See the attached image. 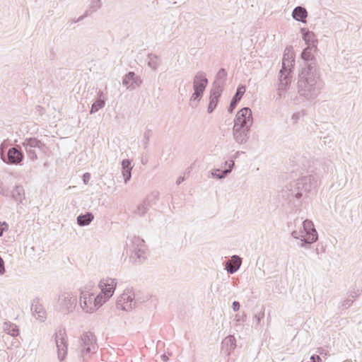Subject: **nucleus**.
Segmentation results:
<instances>
[{"instance_id":"obj_11","label":"nucleus","mask_w":362,"mask_h":362,"mask_svg":"<svg viewBox=\"0 0 362 362\" xmlns=\"http://www.w3.org/2000/svg\"><path fill=\"white\" fill-rule=\"evenodd\" d=\"M55 343L57 349V358L59 361H63L68 351L67 337L65 330H59L55 334Z\"/></svg>"},{"instance_id":"obj_43","label":"nucleus","mask_w":362,"mask_h":362,"mask_svg":"<svg viewBox=\"0 0 362 362\" xmlns=\"http://www.w3.org/2000/svg\"><path fill=\"white\" fill-rule=\"evenodd\" d=\"M232 308L234 311H238L240 309V303L238 301H234L232 304Z\"/></svg>"},{"instance_id":"obj_34","label":"nucleus","mask_w":362,"mask_h":362,"mask_svg":"<svg viewBox=\"0 0 362 362\" xmlns=\"http://www.w3.org/2000/svg\"><path fill=\"white\" fill-rule=\"evenodd\" d=\"M227 73L224 69H221L216 74V80L215 82H219L222 86L224 85V83L226 80Z\"/></svg>"},{"instance_id":"obj_18","label":"nucleus","mask_w":362,"mask_h":362,"mask_svg":"<svg viewBox=\"0 0 362 362\" xmlns=\"http://www.w3.org/2000/svg\"><path fill=\"white\" fill-rule=\"evenodd\" d=\"M31 310L33 316L41 322L45 321L47 317V312L42 305L38 302L32 304Z\"/></svg>"},{"instance_id":"obj_23","label":"nucleus","mask_w":362,"mask_h":362,"mask_svg":"<svg viewBox=\"0 0 362 362\" xmlns=\"http://www.w3.org/2000/svg\"><path fill=\"white\" fill-rule=\"evenodd\" d=\"M2 329L5 333L12 337H16L19 334L18 326L11 322H4Z\"/></svg>"},{"instance_id":"obj_49","label":"nucleus","mask_w":362,"mask_h":362,"mask_svg":"<svg viewBox=\"0 0 362 362\" xmlns=\"http://www.w3.org/2000/svg\"><path fill=\"white\" fill-rule=\"evenodd\" d=\"M224 164L225 165H228V168L230 167V161H226Z\"/></svg>"},{"instance_id":"obj_16","label":"nucleus","mask_w":362,"mask_h":362,"mask_svg":"<svg viewBox=\"0 0 362 362\" xmlns=\"http://www.w3.org/2000/svg\"><path fill=\"white\" fill-rule=\"evenodd\" d=\"M242 264L241 258L238 255H233L230 260H228L225 264V269L229 274L235 273L240 267Z\"/></svg>"},{"instance_id":"obj_29","label":"nucleus","mask_w":362,"mask_h":362,"mask_svg":"<svg viewBox=\"0 0 362 362\" xmlns=\"http://www.w3.org/2000/svg\"><path fill=\"white\" fill-rule=\"evenodd\" d=\"M317 47H309L308 46L306 48L303 49L301 53V57L303 60L310 62L314 59L313 51H315Z\"/></svg>"},{"instance_id":"obj_38","label":"nucleus","mask_w":362,"mask_h":362,"mask_svg":"<svg viewBox=\"0 0 362 362\" xmlns=\"http://www.w3.org/2000/svg\"><path fill=\"white\" fill-rule=\"evenodd\" d=\"M132 169H126V170H122V176L124 177V183H127L130 179H131V177H132Z\"/></svg>"},{"instance_id":"obj_28","label":"nucleus","mask_w":362,"mask_h":362,"mask_svg":"<svg viewBox=\"0 0 362 362\" xmlns=\"http://www.w3.org/2000/svg\"><path fill=\"white\" fill-rule=\"evenodd\" d=\"M131 243H132L131 252H134L135 250H138V249L146 248L144 240L143 239L140 238L139 237L134 236L131 239Z\"/></svg>"},{"instance_id":"obj_48","label":"nucleus","mask_w":362,"mask_h":362,"mask_svg":"<svg viewBox=\"0 0 362 362\" xmlns=\"http://www.w3.org/2000/svg\"><path fill=\"white\" fill-rule=\"evenodd\" d=\"M299 117V113H296V114H293V115L292 116V119H297Z\"/></svg>"},{"instance_id":"obj_42","label":"nucleus","mask_w":362,"mask_h":362,"mask_svg":"<svg viewBox=\"0 0 362 362\" xmlns=\"http://www.w3.org/2000/svg\"><path fill=\"white\" fill-rule=\"evenodd\" d=\"M6 227H7V224L5 222H4V223L0 222V237L2 236L4 230H5V228Z\"/></svg>"},{"instance_id":"obj_4","label":"nucleus","mask_w":362,"mask_h":362,"mask_svg":"<svg viewBox=\"0 0 362 362\" xmlns=\"http://www.w3.org/2000/svg\"><path fill=\"white\" fill-rule=\"evenodd\" d=\"M294 60L293 56L284 54L282 60V68L279 72V83L277 88L276 101L286 98L287 90L291 84L290 72L293 66Z\"/></svg>"},{"instance_id":"obj_10","label":"nucleus","mask_w":362,"mask_h":362,"mask_svg":"<svg viewBox=\"0 0 362 362\" xmlns=\"http://www.w3.org/2000/svg\"><path fill=\"white\" fill-rule=\"evenodd\" d=\"M137 302L132 290H125L118 298L117 307L123 310L129 311L136 306Z\"/></svg>"},{"instance_id":"obj_14","label":"nucleus","mask_w":362,"mask_h":362,"mask_svg":"<svg viewBox=\"0 0 362 362\" xmlns=\"http://www.w3.org/2000/svg\"><path fill=\"white\" fill-rule=\"evenodd\" d=\"M250 128L233 126V135L235 141L238 144H246L250 137Z\"/></svg>"},{"instance_id":"obj_50","label":"nucleus","mask_w":362,"mask_h":362,"mask_svg":"<svg viewBox=\"0 0 362 362\" xmlns=\"http://www.w3.org/2000/svg\"><path fill=\"white\" fill-rule=\"evenodd\" d=\"M235 320L236 321L239 322L240 321V317H238V315L235 316Z\"/></svg>"},{"instance_id":"obj_46","label":"nucleus","mask_w":362,"mask_h":362,"mask_svg":"<svg viewBox=\"0 0 362 362\" xmlns=\"http://www.w3.org/2000/svg\"><path fill=\"white\" fill-rule=\"evenodd\" d=\"M185 180V177H179L176 181V184L177 185H180L181 184L183 181Z\"/></svg>"},{"instance_id":"obj_45","label":"nucleus","mask_w":362,"mask_h":362,"mask_svg":"<svg viewBox=\"0 0 362 362\" xmlns=\"http://www.w3.org/2000/svg\"><path fill=\"white\" fill-rule=\"evenodd\" d=\"M311 362H317L321 361V358L319 356H312L310 357Z\"/></svg>"},{"instance_id":"obj_35","label":"nucleus","mask_w":362,"mask_h":362,"mask_svg":"<svg viewBox=\"0 0 362 362\" xmlns=\"http://www.w3.org/2000/svg\"><path fill=\"white\" fill-rule=\"evenodd\" d=\"M218 98L210 96L209 104L208 110H207L209 113H211L214 111V110L216 108V107L218 104Z\"/></svg>"},{"instance_id":"obj_17","label":"nucleus","mask_w":362,"mask_h":362,"mask_svg":"<svg viewBox=\"0 0 362 362\" xmlns=\"http://www.w3.org/2000/svg\"><path fill=\"white\" fill-rule=\"evenodd\" d=\"M8 162L11 164H19L23 159L22 151L16 147H12L8 149L7 153Z\"/></svg>"},{"instance_id":"obj_24","label":"nucleus","mask_w":362,"mask_h":362,"mask_svg":"<svg viewBox=\"0 0 362 362\" xmlns=\"http://www.w3.org/2000/svg\"><path fill=\"white\" fill-rule=\"evenodd\" d=\"M12 198L17 202L22 203L25 199V190L23 186H16L11 192Z\"/></svg>"},{"instance_id":"obj_7","label":"nucleus","mask_w":362,"mask_h":362,"mask_svg":"<svg viewBox=\"0 0 362 362\" xmlns=\"http://www.w3.org/2000/svg\"><path fill=\"white\" fill-rule=\"evenodd\" d=\"M302 225L303 230H293L291 235L295 239H300V247H305L306 245L315 243L318 239V234L312 221L306 219Z\"/></svg>"},{"instance_id":"obj_12","label":"nucleus","mask_w":362,"mask_h":362,"mask_svg":"<svg viewBox=\"0 0 362 362\" xmlns=\"http://www.w3.org/2000/svg\"><path fill=\"white\" fill-rule=\"evenodd\" d=\"M252 124L253 117L252 110L249 107H243L237 112L233 126L251 127Z\"/></svg>"},{"instance_id":"obj_15","label":"nucleus","mask_w":362,"mask_h":362,"mask_svg":"<svg viewBox=\"0 0 362 362\" xmlns=\"http://www.w3.org/2000/svg\"><path fill=\"white\" fill-rule=\"evenodd\" d=\"M122 83L131 89H134L141 85V79L136 76L134 72L130 71L123 78Z\"/></svg>"},{"instance_id":"obj_27","label":"nucleus","mask_w":362,"mask_h":362,"mask_svg":"<svg viewBox=\"0 0 362 362\" xmlns=\"http://www.w3.org/2000/svg\"><path fill=\"white\" fill-rule=\"evenodd\" d=\"M93 215L90 212H87L86 214H81L77 217V223L80 226H88L93 220Z\"/></svg>"},{"instance_id":"obj_39","label":"nucleus","mask_w":362,"mask_h":362,"mask_svg":"<svg viewBox=\"0 0 362 362\" xmlns=\"http://www.w3.org/2000/svg\"><path fill=\"white\" fill-rule=\"evenodd\" d=\"M122 170L132 169L131 161L128 159H124L122 162Z\"/></svg>"},{"instance_id":"obj_3","label":"nucleus","mask_w":362,"mask_h":362,"mask_svg":"<svg viewBox=\"0 0 362 362\" xmlns=\"http://www.w3.org/2000/svg\"><path fill=\"white\" fill-rule=\"evenodd\" d=\"M79 291L78 303L84 313H93L105 303L102 295H98L92 286L86 285L81 287Z\"/></svg>"},{"instance_id":"obj_51","label":"nucleus","mask_w":362,"mask_h":362,"mask_svg":"<svg viewBox=\"0 0 362 362\" xmlns=\"http://www.w3.org/2000/svg\"><path fill=\"white\" fill-rule=\"evenodd\" d=\"M346 182H344L341 185H339L340 187L342 188L345 185Z\"/></svg>"},{"instance_id":"obj_19","label":"nucleus","mask_w":362,"mask_h":362,"mask_svg":"<svg viewBox=\"0 0 362 362\" xmlns=\"http://www.w3.org/2000/svg\"><path fill=\"white\" fill-rule=\"evenodd\" d=\"M245 93V86H239L237 88L236 93H235V95L233 96V98L230 102V106L228 107V110L229 112H232L233 111V110L235 108V107L237 106V104L241 100V98Z\"/></svg>"},{"instance_id":"obj_2","label":"nucleus","mask_w":362,"mask_h":362,"mask_svg":"<svg viewBox=\"0 0 362 362\" xmlns=\"http://www.w3.org/2000/svg\"><path fill=\"white\" fill-rule=\"evenodd\" d=\"M322 82L312 69L302 71L298 81V93L308 100L316 98L322 88Z\"/></svg>"},{"instance_id":"obj_30","label":"nucleus","mask_w":362,"mask_h":362,"mask_svg":"<svg viewBox=\"0 0 362 362\" xmlns=\"http://www.w3.org/2000/svg\"><path fill=\"white\" fill-rule=\"evenodd\" d=\"M223 346H227V351L230 353L236 346V340L233 336H228L223 341Z\"/></svg>"},{"instance_id":"obj_36","label":"nucleus","mask_w":362,"mask_h":362,"mask_svg":"<svg viewBox=\"0 0 362 362\" xmlns=\"http://www.w3.org/2000/svg\"><path fill=\"white\" fill-rule=\"evenodd\" d=\"M101 4V0H90L89 8L92 12H95L100 8Z\"/></svg>"},{"instance_id":"obj_25","label":"nucleus","mask_w":362,"mask_h":362,"mask_svg":"<svg viewBox=\"0 0 362 362\" xmlns=\"http://www.w3.org/2000/svg\"><path fill=\"white\" fill-rule=\"evenodd\" d=\"M146 248L138 249L131 252L130 259L135 263L142 262L146 257Z\"/></svg>"},{"instance_id":"obj_47","label":"nucleus","mask_w":362,"mask_h":362,"mask_svg":"<svg viewBox=\"0 0 362 362\" xmlns=\"http://www.w3.org/2000/svg\"><path fill=\"white\" fill-rule=\"evenodd\" d=\"M161 359L165 362L168 360V357L166 355L163 354L161 356Z\"/></svg>"},{"instance_id":"obj_9","label":"nucleus","mask_w":362,"mask_h":362,"mask_svg":"<svg viewBox=\"0 0 362 362\" xmlns=\"http://www.w3.org/2000/svg\"><path fill=\"white\" fill-rule=\"evenodd\" d=\"M29 159L35 161L37 159L36 150L42 151L45 145L40 140L35 137L25 138L21 143Z\"/></svg>"},{"instance_id":"obj_37","label":"nucleus","mask_w":362,"mask_h":362,"mask_svg":"<svg viewBox=\"0 0 362 362\" xmlns=\"http://www.w3.org/2000/svg\"><path fill=\"white\" fill-rule=\"evenodd\" d=\"M264 312H260V313L255 315V316L253 317V322H254L255 327H257L259 325L261 320L264 318Z\"/></svg>"},{"instance_id":"obj_26","label":"nucleus","mask_w":362,"mask_h":362,"mask_svg":"<svg viewBox=\"0 0 362 362\" xmlns=\"http://www.w3.org/2000/svg\"><path fill=\"white\" fill-rule=\"evenodd\" d=\"M98 96L99 98L92 104L90 114L95 113L99 110L102 109L105 105L103 93L102 91L99 92Z\"/></svg>"},{"instance_id":"obj_33","label":"nucleus","mask_w":362,"mask_h":362,"mask_svg":"<svg viewBox=\"0 0 362 362\" xmlns=\"http://www.w3.org/2000/svg\"><path fill=\"white\" fill-rule=\"evenodd\" d=\"M148 209V204L146 201H144L141 204H140L136 209L135 210V214L139 216L144 215Z\"/></svg>"},{"instance_id":"obj_8","label":"nucleus","mask_w":362,"mask_h":362,"mask_svg":"<svg viewBox=\"0 0 362 362\" xmlns=\"http://www.w3.org/2000/svg\"><path fill=\"white\" fill-rule=\"evenodd\" d=\"M208 85V79L202 71H198L193 78V90L190 101L199 102L203 96L204 92Z\"/></svg>"},{"instance_id":"obj_5","label":"nucleus","mask_w":362,"mask_h":362,"mask_svg":"<svg viewBox=\"0 0 362 362\" xmlns=\"http://www.w3.org/2000/svg\"><path fill=\"white\" fill-rule=\"evenodd\" d=\"M98 350L95 336L90 332H84L78 340V356L87 361Z\"/></svg>"},{"instance_id":"obj_44","label":"nucleus","mask_w":362,"mask_h":362,"mask_svg":"<svg viewBox=\"0 0 362 362\" xmlns=\"http://www.w3.org/2000/svg\"><path fill=\"white\" fill-rule=\"evenodd\" d=\"M150 135H151V132H150V131H148H148H146V132H144V139H145V142H146V143H148Z\"/></svg>"},{"instance_id":"obj_1","label":"nucleus","mask_w":362,"mask_h":362,"mask_svg":"<svg viewBox=\"0 0 362 362\" xmlns=\"http://www.w3.org/2000/svg\"><path fill=\"white\" fill-rule=\"evenodd\" d=\"M318 177L316 175L303 176L291 182L281 191L282 197L291 201L293 199L305 202L317 187Z\"/></svg>"},{"instance_id":"obj_41","label":"nucleus","mask_w":362,"mask_h":362,"mask_svg":"<svg viewBox=\"0 0 362 362\" xmlns=\"http://www.w3.org/2000/svg\"><path fill=\"white\" fill-rule=\"evenodd\" d=\"M90 179V175L88 173H86L83 175V180L85 184H87L88 180Z\"/></svg>"},{"instance_id":"obj_13","label":"nucleus","mask_w":362,"mask_h":362,"mask_svg":"<svg viewBox=\"0 0 362 362\" xmlns=\"http://www.w3.org/2000/svg\"><path fill=\"white\" fill-rule=\"evenodd\" d=\"M117 279L112 278H106L102 279L99 283V287L101 290L100 293L98 295H102L103 298H104L105 303L112 296L116 286H117Z\"/></svg>"},{"instance_id":"obj_21","label":"nucleus","mask_w":362,"mask_h":362,"mask_svg":"<svg viewBox=\"0 0 362 362\" xmlns=\"http://www.w3.org/2000/svg\"><path fill=\"white\" fill-rule=\"evenodd\" d=\"M235 165V163L233 160H230V167L228 168L225 169L221 173H219V169H214L211 172V175L213 177L221 180L228 176L230 174Z\"/></svg>"},{"instance_id":"obj_20","label":"nucleus","mask_w":362,"mask_h":362,"mask_svg":"<svg viewBox=\"0 0 362 362\" xmlns=\"http://www.w3.org/2000/svg\"><path fill=\"white\" fill-rule=\"evenodd\" d=\"M303 39L309 47H317V40L313 32L301 28Z\"/></svg>"},{"instance_id":"obj_22","label":"nucleus","mask_w":362,"mask_h":362,"mask_svg":"<svg viewBox=\"0 0 362 362\" xmlns=\"http://www.w3.org/2000/svg\"><path fill=\"white\" fill-rule=\"evenodd\" d=\"M307 16L308 13L306 9L301 6L296 7L292 13V16L295 20L303 23L306 21Z\"/></svg>"},{"instance_id":"obj_40","label":"nucleus","mask_w":362,"mask_h":362,"mask_svg":"<svg viewBox=\"0 0 362 362\" xmlns=\"http://www.w3.org/2000/svg\"><path fill=\"white\" fill-rule=\"evenodd\" d=\"M5 271L4 261L0 256V275H3Z\"/></svg>"},{"instance_id":"obj_32","label":"nucleus","mask_w":362,"mask_h":362,"mask_svg":"<svg viewBox=\"0 0 362 362\" xmlns=\"http://www.w3.org/2000/svg\"><path fill=\"white\" fill-rule=\"evenodd\" d=\"M160 64V59L158 57L154 54H149L148 56V65L150 68L156 70Z\"/></svg>"},{"instance_id":"obj_6","label":"nucleus","mask_w":362,"mask_h":362,"mask_svg":"<svg viewBox=\"0 0 362 362\" xmlns=\"http://www.w3.org/2000/svg\"><path fill=\"white\" fill-rule=\"evenodd\" d=\"M78 303V295L72 291H61L58 296L56 303V310L64 314L72 313Z\"/></svg>"},{"instance_id":"obj_31","label":"nucleus","mask_w":362,"mask_h":362,"mask_svg":"<svg viewBox=\"0 0 362 362\" xmlns=\"http://www.w3.org/2000/svg\"><path fill=\"white\" fill-rule=\"evenodd\" d=\"M223 86L220 84L219 82H214L213 85V88L211 90L210 96L214 98H219L223 91Z\"/></svg>"}]
</instances>
